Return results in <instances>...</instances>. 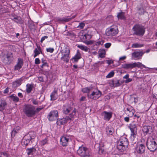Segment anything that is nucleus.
I'll list each match as a JSON object with an SVG mask.
<instances>
[{
	"mask_svg": "<svg viewBox=\"0 0 157 157\" xmlns=\"http://www.w3.org/2000/svg\"><path fill=\"white\" fill-rule=\"evenodd\" d=\"M14 128L17 131H18L20 129V128L19 126H18Z\"/></svg>",
	"mask_w": 157,
	"mask_h": 157,
	"instance_id": "69168bd1",
	"label": "nucleus"
},
{
	"mask_svg": "<svg viewBox=\"0 0 157 157\" xmlns=\"http://www.w3.org/2000/svg\"><path fill=\"white\" fill-rule=\"evenodd\" d=\"M42 109V108H36V110H35V111H36V113L38 112Z\"/></svg>",
	"mask_w": 157,
	"mask_h": 157,
	"instance_id": "052dcab7",
	"label": "nucleus"
},
{
	"mask_svg": "<svg viewBox=\"0 0 157 157\" xmlns=\"http://www.w3.org/2000/svg\"><path fill=\"white\" fill-rule=\"evenodd\" d=\"M58 97L57 91L54 90L51 95V100H54L56 99Z\"/></svg>",
	"mask_w": 157,
	"mask_h": 157,
	"instance_id": "b1692460",
	"label": "nucleus"
},
{
	"mask_svg": "<svg viewBox=\"0 0 157 157\" xmlns=\"http://www.w3.org/2000/svg\"><path fill=\"white\" fill-rule=\"evenodd\" d=\"M106 61L109 65H110L111 64L113 63V61L111 60H107Z\"/></svg>",
	"mask_w": 157,
	"mask_h": 157,
	"instance_id": "5fc2aeb1",
	"label": "nucleus"
},
{
	"mask_svg": "<svg viewBox=\"0 0 157 157\" xmlns=\"http://www.w3.org/2000/svg\"><path fill=\"white\" fill-rule=\"evenodd\" d=\"M126 56H123L122 57H120L119 58V60H124L126 59Z\"/></svg>",
	"mask_w": 157,
	"mask_h": 157,
	"instance_id": "6e6d98bb",
	"label": "nucleus"
},
{
	"mask_svg": "<svg viewBox=\"0 0 157 157\" xmlns=\"http://www.w3.org/2000/svg\"><path fill=\"white\" fill-rule=\"evenodd\" d=\"M78 155L82 157H90L91 154L89 150L84 147L81 146L77 151Z\"/></svg>",
	"mask_w": 157,
	"mask_h": 157,
	"instance_id": "20e7f679",
	"label": "nucleus"
},
{
	"mask_svg": "<svg viewBox=\"0 0 157 157\" xmlns=\"http://www.w3.org/2000/svg\"><path fill=\"white\" fill-rule=\"evenodd\" d=\"M6 105V101L4 100L0 99V111H3Z\"/></svg>",
	"mask_w": 157,
	"mask_h": 157,
	"instance_id": "412c9836",
	"label": "nucleus"
},
{
	"mask_svg": "<svg viewBox=\"0 0 157 157\" xmlns=\"http://www.w3.org/2000/svg\"><path fill=\"white\" fill-rule=\"evenodd\" d=\"M17 131L14 128L11 132L12 136L14 137L15 135L17 133Z\"/></svg>",
	"mask_w": 157,
	"mask_h": 157,
	"instance_id": "c03bdc74",
	"label": "nucleus"
},
{
	"mask_svg": "<svg viewBox=\"0 0 157 157\" xmlns=\"http://www.w3.org/2000/svg\"><path fill=\"white\" fill-rule=\"evenodd\" d=\"M70 140V137L68 136H64L61 137L60 139V143L63 146H67Z\"/></svg>",
	"mask_w": 157,
	"mask_h": 157,
	"instance_id": "f8f14e48",
	"label": "nucleus"
},
{
	"mask_svg": "<svg viewBox=\"0 0 157 157\" xmlns=\"http://www.w3.org/2000/svg\"><path fill=\"white\" fill-rule=\"evenodd\" d=\"M33 88L32 85L29 84L26 85V90L28 93H29L31 91Z\"/></svg>",
	"mask_w": 157,
	"mask_h": 157,
	"instance_id": "2f4dec72",
	"label": "nucleus"
},
{
	"mask_svg": "<svg viewBox=\"0 0 157 157\" xmlns=\"http://www.w3.org/2000/svg\"><path fill=\"white\" fill-rule=\"evenodd\" d=\"M147 148L151 151H154L157 149V143L156 140L153 138L149 137L147 142Z\"/></svg>",
	"mask_w": 157,
	"mask_h": 157,
	"instance_id": "7ed1b4c3",
	"label": "nucleus"
},
{
	"mask_svg": "<svg viewBox=\"0 0 157 157\" xmlns=\"http://www.w3.org/2000/svg\"><path fill=\"white\" fill-rule=\"evenodd\" d=\"M12 98L13 101L15 102H17L19 100V98L17 96H13Z\"/></svg>",
	"mask_w": 157,
	"mask_h": 157,
	"instance_id": "79ce46f5",
	"label": "nucleus"
},
{
	"mask_svg": "<svg viewBox=\"0 0 157 157\" xmlns=\"http://www.w3.org/2000/svg\"><path fill=\"white\" fill-rule=\"evenodd\" d=\"M36 137L35 132L31 131L25 135L24 137L21 142V144L23 146H25L29 143L31 140L35 138Z\"/></svg>",
	"mask_w": 157,
	"mask_h": 157,
	"instance_id": "f03ea898",
	"label": "nucleus"
},
{
	"mask_svg": "<svg viewBox=\"0 0 157 157\" xmlns=\"http://www.w3.org/2000/svg\"><path fill=\"white\" fill-rule=\"evenodd\" d=\"M35 63L36 64H39L40 63V60L38 58L35 59Z\"/></svg>",
	"mask_w": 157,
	"mask_h": 157,
	"instance_id": "09e8293b",
	"label": "nucleus"
},
{
	"mask_svg": "<svg viewBox=\"0 0 157 157\" xmlns=\"http://www.w3.org/2000/svg\"><path fill=\"white\" fill-rule=\"evenodd\" d=\"M111 45V44L110 43H107L105 44V48H109Z\"/></svg>",
	"mask_w": 157,
	"mask_h": 157,
	"instance_id": "de8ad7c7",
	"label": "nucleus"
},
{
	"mask_svg": "<svg viewBox=\"0 0 157 157\" xmlns=\"http://www.w3.org/2000/svg\"><path fill=\"white\" fill-rule=\"evenodd\" d=\"M94 41H87L86 44H94Z\"/></svg>",
	"mask_w": 157,
	"mask_h": 157,
	"instance_id": "4d7b16f0",
	"label": "nucleus"
},
{
	"mask_svg": "<svg viewBox=\"0 0 157 157\" xmlns=\"http://www.w3.org/2000/svg\"><path fill=\"white\" fill-rule=\"evenodd\" d=\"M94 41H87L86 44H94Z\"/></svg>",
	"mask_w": 157,
	"mask_h": 157,
	"instance_id": "13d9d810",
	"label": "nucleus"
},
{
	"mask_svg": "<svg viewBox=\"0 0 157 157\" xmlns=\"http://www.w3.org/2000/svg\"><path fill=\"white\" fill-rule=\"evenodd\" d=\"M136 151L139 153L142 154L145 150V147L143 144L137 145L136 149Z\"/></svg>",
	"mask_w": 157,
	"mask_h": 157,
	"instance_id": "2eb2a0df",
	"label": "nucleus"
},
{
	"mask_svg": "<svg viewBox=\"0 0 157 157\" xmlns=\"http://www.w3.org/2000/svg\"><path fill=\"white\" fill-rule=\"evenodd\" d=\"M101 92L98 90H95L90 94H88L87 95L89 98L93 100H97L100 98L101 95Z\"/></svg>",
	"mask_w": 157,
	"mask_h": 157,
	"instance_id": "1a4fd4ad",
	"label": "nucleus"
},
{
	"mask_svg": "<svg viewBox=\"0 0 157 157\" xmlns=\"http://www.w3.org/2000/svg\"><path fill=\"white\" fill-rule=\"evenodd\" d=\"M0 157H8V155L5 153L1 152L0 153Z\"/></svg>",
	"mask_w": 157,
	"mask_h": 157,
	"instance_id": "49530a36",
	"label": "nucleus"
},
{
	"mask_svg": "<svg viewBox=\"0 0 157 157\" xmlns=\"http://www.w3.org/2000/svg\"><path fill=\"white\" fill-rule=\"evenodd\" d=\"M58 117V113L57 110H54L50 112L48 116L50 121H52L56 120Z\"/></svg>",
	"mask_w": 157,
	"mask_h": 157,
	"instance_id": "9d476101",
	"label": "nucleus"
},
{
	"mask_svg": "<svg viewBox=\"0 0 157 157\" xmlns=\"http://www.w3.org/2000/svg\"><path fill=\"white\" fill-rule=\"evenodd\" d=\"M8 92H9V89H8V88H6L4 90V93H8Z\"/></svg>",
	"mask_w": 157,
	"mask_h": 157,
	"instance_id": "0e129e2a",
	"label": "nucleus"
},
{
	"mask_svg": "<svg viewBox=\"0 0 157 157\" xmlns=\"http://www.w3.org/2000/svg\"><path fill=\"white\" fill-rule=\"evenodd\" d=\"M144 53L142 51L135 52L132 53V58L133 59L138 60L141 58V57Z\"/></svg>",
	"mask_w": 157,
	"mask_h": 157,
	"instance_id": "9b49d317",
	"label": "nucleus"
},
{
	"mask_svg": "<svg viewBox=\"0 0 157 157\" xmlns=\"http://www.w3.org/2000/svg\"><path fill=\"white\" fill-rule=\"evenodd\" d=\"M54 51V49L53 48H46V51L48 52H49L51 53H52Z\"/></svg>",
	"mask_w": 157,
	"mask_h": 157,
	"instance_id": "a18cd8bd",
	"label": "nucleus"
},
{
	"mask_svg": "<svg viewBox=\"0 0 157 157\" xmlns=\"http://www.w3.org/2000/svg\"><path fill=\"white\" fill-rule=\"evenodd\" d=\"M18 96H19V97H21V98H22V94L21 93H18Z\"/></svg>",
	"mask_w": 157,
	"mask_h": 157,
	"instance_id": "774afa93",
	"label": "nucleus"
},
{
	"mask_svg": "<svg viewBox=\"0 0 157 157\" xmlns=\"http://www.w3.org/2000/svg\"><path fill=\"white\" fill-rule=\"evenodd\" d=\"M127 110L130 113H131V116H133L134 113V111L133 110V108L131 106H128L127 108Z\"/></svg>",
	"mask_w": 157,
	"mask_h": 157,
	"instance_id": "f704fd0d",
	"label": "nucleus"
},
{
	"mask_svg": "<svg viewBox=\"0 0 157 157\" xmlns=\"http://www.w3.org/2000/svg\"><path fill=\"white\" fill-rule=\"evenodd\" d=\"M85 24L83 22H81L79 23V25L78 26V27L80 29H82L84 27Z\"/></svg>",
	"mask_w": 157,
	"mask_h": 157,
	"instance_id": "37998d69",
	"label": "nucleus"
},
{
	"mask_svg": "<svg viewBox=\"0 0 157 157\" xmlns=\"http://www.w3.org/2000/svg\"><path fill=\"white\" fill-rule=\"evenodd\" d=\"M144 46L143 44H140L137 43L133 44L132 45V47L133 48H137L142 47Z\"/></svg>",
	"mask_w": 157,
	"mask_h": 157,
	"instance_id": "7c9ffc66",
	"label": "nucleus"
},
{
	"mask_svg": "<svg viewBox=\"0 0 157 157\" xmlns=\"http://www.w3.org/2000/svg\"><path fill=\"white\" fill-rule=\"evenodd\" d=\"M36 46L37 48H35L33 51V52L34 54V58L42 52L40 47L37 44H36Z\"/></svg>",
	"mask_w": 157,
	"mask_h": 157,
	"instance_id": "a211bd4d",
	"label": "nucleus"
},
{
	"mask_svg": "<svg viewBox=\"0 0 157 157\" xmlns=\"http://www.w3.org/2000/svg\"><path fill=\"white\" fill-rule=\"evenodd\" d=\"M118 33V29L116 26H111L107 29L105 32L107 36H115Z\"/></svg>",
	"mask_w": 157,
	"mask_h": 157,
	"instance_id": "423d86ee",
	"label": "nucleus"
},
{
	"mask_svg": "<svg viewBox=\"0 0 157 157\" xmlns=\"http://www.w3.org/2000/svg\"><path fill=\"white\" fill-rule=\"evenodd\" d=\"M23 64V61L22 59H18L17 64L15 66L14 70H18L20 69L22 67Z\"/></svg>",
	"mask_w": 157,
	"mask_h": 157,
	"instance_id": "dca6fc26",
	"label": "nucleus"
},
{
	"mask_svg": "<svg viewBox=\"0 0 157 157\" xmlns=\"http://www.w3.org/2000/svg\"><path fill=\"white\" fill-rule=\"evenodd\" d=\"M132 29L134 31L135 33L137 35H143L145 32V28L138 25H135Z\"/></svg>",
	"mask_w": 157,
	"mask_h": 157,
	"instance_id": "6e6552de",
	"label": "nucleus"
},
{
	"mask_svg": "<svg viewBox=\"0 0 157 157\" xmlns=\"http://www.w3.org/2000/svg\"><path fill=\"white\" fill-rule=\"evenodd\" d=\"M105 51L104 49H100L99 51V56L102 58L105 56Z\"/></svg>",
	"mask_w": 157,
	"mask_h": 157,
	"instance_id": "c756f323",
	"label": "nucleus"
},
{
	"mask_svg": "<svg viewBox=\"0 0 157 157\" xmlns=\"http://www.w3.org/2000/svg\"><path fill=\"white\" fill-rule=\"evenodd\" d=\"M33 104L34 105H37L38 104V102H37V101L35 100H33Z\"/></svg>",
	"mask_w": 157,
	"mask_h": 157,
	"instance_id": "680f3d73",
	"label": "nucleus"
},
{
	"mask_svg": "<svg viewBox=\"0 0 157 157\" xmlns=\"http://www.w3.org/2000/svg\"><path fill=\"white\" fill-rule=\"evenodd\" d=\"M36 151V149L34 147L28 148L26 149V152L28 155H32L34 154Z\"/></svg>",
	"mask_w": 157,
	"mask_h": 157,
	"instance_id": "4be33fe9",
	"label": "nucleus"
},
{
	"mask_svg": "<svg viewBox=\"0 0 157 157\" xmlns=\"http://www.w3.org/2000/svg\"><path fill=\"white\" fill-rule=\"evenodd\" d=\"M77 46L82 50L86 52L88 51L89 50V48L87 47L84 46L82 44H78L77 45Z\"/></svg>",
	"mask_w": 157,
	"mask_h": 157,
	"instance_id": "cd10ccee",
	"label": "nucleus"
},
{
	"mask_svg": "<svg viewBox=\"0 0 157 157\" xmlns=\"http://www.w3.org/2000/svg\"><path fill=\"white\" fill-rule=\"evenodd\" d=\"M28 25L29 27L31 29L33 28L34 27V25L33 22L31 21H28Z\"/></svg>",
	"mask_w": 157,
	"mask_h": 157,
	"instance_id": "ea45409f",
	"label": "nucleus"
},
{
	"mask_svg": "<svg viewBox=\"0 0 157 157\" xmlns=\"http://www.w3.org/2000/svg\"><path fill=\"white\" fill-rule=\"evenodd\" d=\"M62 57L61 59L66 62H68L69 60V55L70 51L68 48H66L64 50H63L61 51Z\"/></svg>",
	"mask_w": 157,
	"mask_h": 157,
	"instance_id": "0eeeda50",
	"label": "nucleus"
},
{
	"mask_svg": "<svg viewBox=\"0 0 157 157\" xmlns=\"http://www.w3.org/2000/svg\"><path fill=\"white\" fill-rule=\"evenodd\" d=\"M75 17V16L74 15L73 16H72V17L70 18V17H67V18H64L62 19V21H65V22H67L71 20L72 19H73Z\"/></svg>",
	"mask_w": 157,
	"mask_h": 157,
	"instance_id": "58836bf2",
	"label": "nucleus"
},
{
	"mask_svg": "<svg viewBox=\"0 0 157 157\" xmlns=\"http://www.w3.org/2000/svg\"><path fill=\"white\" fill-rule=\"evenodd\" d=\"M24 111L29 117H32L36 113L35 107L32 105H26L25 106Z\"/></svg>",
	"mask_w": 157,
	"mask_h": 157,
	"instance_id": "39448f33",
	"label": "nucleus"
},
{
	"mask_svg": "<svg viewBox=\"0 0 157 157\" xmlns=\"http://www.w3.org/2000/svg\"><path fill=\"white\" fill-rule=\"evenodd\" d=\"M86 99V98L85 97L82 96V97L80 99V101H83L85 100Z\"/></svg>",
	"mask_w": 157,
	"mask_h": 157,
	"instance_id": "338daca9",
	"label": "nucleus"
},
{
	"mask_svg": "<svg viewBox=\"0 0 157 157\" xmlns=\"http://www.w3.org/2000/svg\"><path fill=\"white\" fill-rule=\"evenodd\" d=\"M129 128L131 131V136L133 138L136 136L137 134V129L136 125L134 124H131L129 126Z\"/></svg>",
	"mask_w": 157,
	"mask_h": 157,
	"instance_id": "ddd939ff",
	"label": "nucleus"
},
{
	"mask_svg": "<svg viewBox=\"0 0 157 157\" xmlns=\"http://www.w3.org/2000/svg\"><path fill=\"white\" fill-rule=\"evenodd\" d=\"M133 64L134 67H137L139 68H147L143 64L141 63H140L139 62L134 63Z\"/></svg>",
	"mask_w": 157,
	"mask_h": 157,
	"instance_id": "a878e982",
	"label": "nucleus"
},
{
	"mask_svg": "<svg viewBox=\"0 0 157 157\" xmlns=\"http://www.w3.org/2000/svg\"><path fill=\"white\" fill-rule=\"evenodd\" d=\"M122 67L126 69L133 68H134L133 63L124 64L122 65Z\"/></svg>",
	"mask_w": 157,
	"mask_h": 157,
	"instance_id": "5701e85b",
	"label": "nucleus"
},
{
	"mask_svg": "<svg viewBox=\"0 0 157 157\" xmlns=\"http://www.w3.org/2000/svg\"><path fill=\"white\" fill-rule=\"evenodd\" d=\"M112 113L111 112H107L105 111L101 113V115L104 120L109 121L112 117Z\"/></svg>",
	"mask_w": 157,
	"mask_h": 157,
	"instance_id": "4468645a",
	"label": "nucleus"
},
{
	"mask_svg": "<svg viewBox=\"0 0 157 157\" xmlns=\"http://www.w3.org/2000/svg\"><path fill=\"white\" fill-rule=\"evenodd\" d=\"M91 87H85L82 89V91L84 93H88L91 90Z\"/></svg>",
	"mask_w": 157,
	"mask_h": 157,
	"instance_id": "72a5a7b5",
	"label": "nucleus"
},
{
	"mask_svg": "<svg viewBox=\"0 0 157 157\" xmlns=\"http://www.w3.org/2000/svg\"><path fill=\"white\" fill-rule=\"evenodd\" d=\"M114 86L117 87L120 86L121 85V84L120 83L119 81H117L116 83L114 84Z\"/></svg>",
	"mask_w": 157,
	"mask_h": 157,
	"instance_id": "8fccbe9b",
	"label": "nucleus"
},
{
	"mask_svg": "<svg viewBox=\"0 0 157 157\" xmlns=\"http://www.w3.org/2000/svg\"><path fill=\"white\" fill-rule=\"evenodd\" d=\"M81 58V54L78 51L77 52L75 56L73 57L71 60H72L73 62H77L79 59Z\"/></svg>",
	"mask_w": 157,
	"mask_h": 157,
	"instance_id": "aec40b11",
	"label": "nucleus"
},
{
	"mask_svg": "<svg viewBox=\"0 0 157 157\" xmlns=\"http://www.w3.org/2000/svg\"><path fill=\"white\" fill-rule=\"evenodd\" d=\"M118 19H123L125 18L124 13L123 12H121L118 13L117 15Z\"/></svg>",
	"mask_w": 157,
	"mask_h": 157,
	"instance_id": "473e14b6",
	"label": "nucleus"
},
{
	"mask_svg": "<svg viewBox=\"0 0 157 157\" xmlns=\"http://www.w3.org/2000/svg\"><path fill=\"white\" fill-rule=\"evenodd\" d=\"M114 74V72L113 71H112L110 72L106 76L107 78H110L113 77Z\"/></svg>",
	"mask_w": 157,
	"mask_h": 157,
	"instance_id": "4c0bfd02",
	"label": "nucleus"
},
{
	"mask_svg": "<svg viewBox=\"0 0 157 157\" xmlns=\"http://www.w3.org/2000/svg\"><path fill=\"white\" fill-rule=\"evenodd\" d=\"M94 44L98 46L101 44H103V42L102 40L98 41H94Z\"/></svg>",
	"mask_w": 157,
	"mask_h": 157,
	"instance_id": "a19ab883",
	"label": "nucleus"
},
{
	"mask_svg": "<svg viewBox=\"0 0 157 157\" xmlns=\"http://www.w3.org/2000/svg\"><path fill=\"white\" fill-rule=\"evenodd\" d=\"M22 81V79L21 78H20L19 79H18V80H17L16 82L17 83H18L19 85H20L21 84Z\"/></svg>",
	"mask_w": 157,
	"mask_h": 157,
	"instance_id": "3c124183",
	"label": "nucleus"
},
{
	"mask_svg": "<svg viewBox=\"0 0 157 157\" xmlns=\"http://www.w3.org/2000/svg\"><path fill=\"white\" fill-rule=\"evenodd\" d=\"M48 36H44L42 37L41 39L40 42L42 43L43 41H44L45 39H47L48 38Z\"/></svg>",
	"mask_w": 157,
	"mask_h": 157,
	"instance_id": "864d4df0",
	"label": "nucleus"
},
{
	"mask_svg": "<svg viewBox=\"0 0 157 157\" xmlns=\"http://www.w3.org/2000/svg\"><path fill=\"white\" fill-rule=\"evenodd\" d=\"M51 23L50 22L48 21V22H45L44 23V25H51Z\"/></svg>",
	"mask_w": 157,
	"mask_h": 157,
	"instance_id": "e2e57ef3",
	"label": "nucleus"
},
{
	"mask_svg": "<svg viewBox=\"0 0 157 157\" xmlns=\"http://www.w3.org/2000/svg\"><path fill=\"white\" fill-rule=\"evenodd\" d=\"M48 140L47 138H45L44 140L40 141V144L41 146H43L47 143Z\"/></svg>",
	"mask_w": 157,
	"mask_h": 157,
	"instance_id": "e433bc0d",
	"label": "nucleus"
},
{
	"mask_svg": "<svg viewBox=\"0 0 157 157\" xmlns=\"http://www.w3.org/2000/svg\"><path fill=\"white\" fill-rule=\"evenodd\" d=\"M69 120L68 117H66L63 119L58 120L57 122V124L59 125L63 124L66 123Z\"/></svg>",
	"mask_w": 157,
	"mask_h": 157,
	"instance_id": "6ab92c4d",
	"label": "nucleus"
},
{
	"mask_svg": "<svg viewBox=\"0 0 157 157\" xmlns=\"http://www.w3.org/2000/svg\"><path fill=\"white\" fill-rule=\"evenodd\" d=\"M76 110L75 109H74L72 113H70L68 117V119L69 120H71L72 119H73L75 118V117L76 116Z\"/></svg>",
	"mask_w": 157,
	"mask_h": 157,
	"instance_id": "bb28decb",
	"label": "nucleus"
},
{
	"mask_svg": "<svg viewBox=\"0 0 157 157\" xmlns=\"http://www.w3.org/2000/svg\"><path fill=\"white\" fill-rule=\"evenodd\" d=\"M129 117H125L124 118V120L125 121L127 122H128L129 121Z\"/></svg>",
	"mask_w": 157,
	"mask_h": 157,
	"instance_id": "bf43d9fd",
	"label": "nucleus"
},
{
	"mask_svg": "<svg viewBox=\"0 0 157 157\" xmlns=\"http://www.w3.org/2000/svg\"><path fill=\"white\" fill-rule=\"evenodd\" d=\"M129 75L128 74H127L123 77V78L124 79H126V80L124 81L125 83H128L132 81V79L129 78Z\"/></svg>",
	"mask_w": 157,
	"mask_h": 157,
	"instance_id": "c85d7f7f",
	"label": "nucleus"
},
{
	"mask_svg": "<svg viewBox=\"0 0 157 157\" xmlns=\"http://www.w3.org/2000/svg\"><path fill=\"white\" fill-rule=\"evenodd\" d=\"M128 144V140L125 137H121L117 141V148L121 152L125 150Z\"/></svg>",
	"mask_w": 157,
	"mask_h": 157,
	"instance_id": "f257e3e1",
	"label": "nucleus"
},
{
	"mask_svg": "<svg viewBox=\"0 0 157 157\" xmlns=\"http://www.w3.org/2000/svg\"><path fill=\"white\" fill-rule=\"evenodd\" d=\"M72 110L71 107L68 106L66 105L63 106V112L65 114H68Z\"/></svg>",
	"mask_w": 157,
	"mask_h": 157,
	"instance_id": "393cba45",
	"label": "nucleus"
},
{
	"mask_svg": "<svg viewBox=\"0 0 157 157\" xmlns=\"http://www.w3.org/2000/svg\"><path fill=\"white\" fill-rule=\"evenodd\" d=\"M142 130L146 133H151L152 132V128L150 126H144L143 127Z\"/></svg>",
	"mask_w": 157,
	"mask_h": 157,
	"instance_id": "f3484780",
	"label": "nucleus"
},
{
	"mask_svg": "<svg viewBox=\"0 0 157 157\" xmlns=\"http://www.w3.org/2000/svg\"><path fill=\"white\" fill-rule=\"evenodd\" d=\"M81 33H80V35H81ZM80 37L81 38H83L84 40L86 39V35H80Z\"/></svg>",
	"mask_w": 157,
	"mask_h": 157,
	"instance_id": "603ef678",
	"label": "nucleus"
},
{
	"mask_svg": "<svg viewBox=\"0 0 157 157\" xmlns=\"http://www.w3.org/2000/svg\"><path fill=\"white\" fill-rule=\"evenodd\" d=\"M114 132V130L113 128H108L106 131V133L108 135H112Z\"/></svg>",
	"mask_w": 157,
	"mask_h": 157,
	"instance_id": "c9c22d12",
	"label": "nucleus"
}]
</instances>
